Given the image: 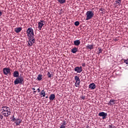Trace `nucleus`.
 Returning a JSON list of instances; mask_svg holds the SVG:
<instances>
[{
    "label": "nucleus",
    "instance_id": "7c9ffc66",
    "mask_svg": "<svg viewBox=\"0 0 128 128\" xmlns=\"http://www.w3.org/2000/svg\"><path fill=\"white\" fill-rule=\"evenodd\" d=\"M124 62L126 64H128V59L124 60Z\"/></svg>",
    "mask_w": 128,
    "mask_h": 128
},
{
    "label": "nucleus",
    "instance_id": "bb28decb",
    "mask_svg": "<svg viewBox=\"0 0 128 128\" xmlns=\"http://www.w3.org/2000/svg\"><path fill=\"white\" fill-rule=\"evenodd\" d=\"M98 54H102V48H98Z\"/></svg>",
    "mask_w": 128,
    "mask_h": 128
},
{
    "label": "nucleus",
    "instance_id": "f704fd0d",
    "mask_svg": "<svg viewBox=\"0 0 128 128\" xmlns=\"http://www.w3.org/2000/svg\"><path fill=\"white\" fill-rule=\"evenodd\" d=\"M2 16V12L0 11V16Z\"/></svg>",
    "mask_w": 128,
    "mask_h": 128
},
{
    "label": "nucleus",
    "instance_id": "c9c22d12",
    "mask_svg": "<svg viewBox=\"0 0 128 128\" xmlns=\"http://www.w3.org/2000/svg\"><path fill=\"white\" fill-rule=\"evenodd\" d=\"M82 66H86V64L85 63H83L82 64Z\"/></svg>",
    "mask_w": 128,
    "mask_h": 128
},
{
    "label": "nucleus",
    "instance_id": "6e6552de",
    "mask_svg": "<svg viewBox=\"0 0 128 128\" xmlns=\"http://www.w3.org/2000/svg\"><path fill=\"white\" fill-rule=\"evenodd\" d=\"M74 72H78V74H80V72H82V66H80V67H76L74 68Z\"/></svg>",
    "mask_w": 128,
    "mask_h": 128
},
{
    "label": "nucleus",
    "instance_id": "a878e982",
    "mask_svg": "<svg viewBox=\"0 0 128 128\" xmlns=\"http://www.w3.org/2000/svg\"><path fill=\"white\" fill-rule=\"evenodd\" d=\"M58 2L60 4H62L66 3V0H58Z\"/></svg>",
    "mask_w": 128,
    "mask_h": 128
},
{
    "label": "nucleus",
    "instance_id": "5701e85b",
    "mask_svg": "<svg viewBox=\"0 0 128 128\" xmlns=\"http://www.w3.org/2000/svg\"><path fill=\"white\" fill-rule=\"evenodd\" d=\"M37 80H42V74L38 75V76L37 77Z\"/></svg>",
    "mask_w": 128,
    "mask_h": 128
},
{
    "label": "nucleus",
    "instance_id": "f257e3e1",
    "mask_svg": "<svg viewBox=\"0 0 128 128\" xmlns=\"http://www.w3.org/2000/svg\"><path fill=\"white\" fill-rule=\"evenodd\" d=\"M2 116H4L5 118H8V116H10V114H12V111L10 110V108L6 106H2Z\"/></svg>",
    "mask_w": 128,
    "mask_h": 128
},
{
    "label": "nucleus",
    "instance_id": "f3484780",
    "mask_svg": "<svg viewBox=\"0 0 128 128\" xmlns=\"http://www.w3.org/2000/svg\"><path fill=\"white\" fill-rule=\"evenodd\" d=\"M74 44L76 46H80V40H74Z\"/></svg>",
    "mask_w": 128,
    "mask_h": 128
},
{
    "label": "nucleus",
    "instance_id": "c85d7f7f",
    "mask_svg": "<svg viewBox=\"0 0 128 128\" xmlns=\"http://www.w3.org/2000/svg\"><path fill=\"white\" fill-rule=\"evenodd\" d=\"M67 124L66 122L64 120L62 126H66Z\"/></svg>",
    "mask_w": 128,
    "mask_h": 128
},
{
    "label": "nucleus",
    "instance_id": "4c0bfd02",
    "mask_svg": "<svg viewBox=\"0 0 128 128\" xmlns=\"http://www.w3.org/2000/svg\"><path fill=\"white\" fill-rule=\"evenodd\" d=\"M32 90H36V88H32Z\"/></svg>",
    "mask_w": 128,
    "mask_h": 128
},
{
    "label": "nucleus",
    "instance_id": "e433bc0d",
    "mask_svg": "<svg viewBox=\"0 0 128 128\" xmlns=\"http://www.w3.org/2000/svg\"><path fill=\"white\" fill-rule=\"evenodd\" d=\"M37 90H38V92H40V88H38Z\"/></svg>",
    "mask_w": 128,
    "mask_h": 128
},
{
    "label": "nucleus",
    "instance_id": "aec40b11",
    "mask_svg": "<svg viewBox=\"0 0 128 128\" xmlns=\"http://www.w3.org/2000/svg\"><path fill=\"white\" fill-rule=\"evenodd\" d=\"M71 52L72 54H76V52H78V48L75 47L72 48Z\"/></svg>",
    "mask_w": 128,
    "mask_h": 128
},
{
    "label": "nucleus",
    "instance_id": "2f4dec72",
    "mask_svg": "<svg viewBox=\"0 0 128 128\" xmlns=\"http://www.w3.org/2000/svg\"><path fill=\"white\" fill-rule=\"evenodd\" d=\"M16 118H14V116H12V122H14V120H16Z\"/></svg>",
    "mask_w": 128,
    "mask_h": 128
},
{
    "label": "nucleus",
    "instance_id": "f03ea898",
    "mask_svg": "<svg viewBox=\"0 0 128 128\" xmlns=\"http://www.w3.org/2000/svg\"><path fill=\"white\" fill-rule=\"evenodd\" d=\"M26 32L28 38H34V29H32V28H28Z\"/></svg>",
    "mask_w": 128,
    "mask_h": 128
},
{
    "label": "nucleus",
    "instance_id": "cd10ccee",
    "mask_svg": "<svg viewBox=\"0 0 128 128\" xmlns=\"http://www.w3.org/2000/svg\"><path fill=\"white\" fill-rule=\"evenodd\" d=\"M74 25L76 26H80V22L78 21H76L75 22H74Z\"/></svg>",
    "mask_w": 128,
    "mask_h": 128
},
{
    "label": "nucleus",
    "instance_id": "4468645a",
    "mask_svg": "<svg viewBox=\"0 0 128 128\" xmlns=\"http://www.w3.org/2000/svg\"><path fill=\"white\" fill-rule=\"evenodd\" d=\"M89 88H90V90H94V88H96V84H94V83L90 84Z\"/></svg>",
    "mask_w": 128,
    "mask_h": 128
},
{
    "label": "nucleus",
    "instance_id": "72a5a7b5",
    "mask_svg": "<svg viewBox=\"0 0 128 128\" xmlns=\"http://www.w3.org/2000/svg\"><path fill=\"white\" fill-rule=\"evenodd\" d=\"M60 128H66V126L64 125H61V126H60Z\"/></svg>",
    "mask_w": 128,
    "mask_h": 128
},
{
    "label": "nucleus",
    "instance_id": "2eb2a0df",
    "mask_svg": "<svg viewBox=\"0 0 128 128\" xmlns=\"http://www.w3.org/2000/svg\"><path fill=\"white\" fill-rule=\"evenodd\" d=\"M116 104V100H110L108 103V106H114Z\"/></svg>",
    "mask_w": 128,
    "mask_h": 128
},
{
    "label": "nucleus",
    "instance_id": "79ce46f5",
    "mask_svg": "<svg viewBox=\"0 0 128 128\" xmlns=\"http://www.w3.org/2000/svg\"><path fill=\"white\" fill-rule=\"evenodd\" d=\"M110 126V128H112V126Z\"/></svg>",
    "mask_w": 128,
    "mask_h": 128
},
{
    "label": "nucleus",
    "instance_id": "f8f14e48",
    "mask_svg": "<svg viewBox=\"0 0 128 128\" xmlns=\"http://www.w3.org/2000/svg\"><path fill=\"white\" fill-rule=\"evenodd\" d=\"M13 76L14 78H18L20 76V72L18 71H14L13 73Z\"/></svg>",
    "mask_w": 128,
    "mask_h": 128
},
{
    "label": "nucleus",
    "instance_id": "4be33fe9",
    "mask_svg": "<svg viewBox=\"0 0 128 128\" xmlns=\"http://www.w3.org/2000/svg\"><path fill=\"white\" fill-rule=\"evenodd\" d=\"M80 81H76L75 83V86H76V88H78V86H80Z\"/></svg>",
    "mask_w": 128,
    "mask_h": 128
},
{
    "label": "nucleus",
    "instance_id": "a19ab883",
    "mask_svg": "<svg viewBox=\"0 0 128 128\" xmlns=\"http://www.w3.org/2000/svg\"><path fill=\"white\" fill-rule=\"evenodd\" d=\"M48 98V96H46V98Z\"/></svg>",
    "mask_w": 128,
    "mask_h": 128
},
{
    "label": "nucleus",
    "instance_id": "1a4fd4ad",
    "mask_svg": "<svg viewBox=\"0 0 128 128\" xmlns=\"http://www.w3.org/2000/svg\"><path fill=\"white\" fill-rule=\"evenodd\" d=\"M99 116H102L103 120H104L108 116V114L105 113L104 112H100L98 114Z\"/></svg>",
    "mask_w": 128,
    "mask_h": 128
},
{
    "label": "nucleus",
    "instance_id": "58836bf2",
    "mask_svg": "<svg viewBox=\"0 0 128 128\" xmlns=\"http://www.w3.org/2000/svg\"><path fill=\"white\" fill-rule=\"evenodd\" d=\"M1 29L0 28V32H1Z\"/></svg>",
    "mask_w": 128,
    "mask_h": 128
},
{
    "label": "nucleus",
    "instance_id": "9b49d317",
    "mask_svg": "<svg viewBox=\"0 0 128 128\" xmlns=\"http://www.w3.org/2000/svg\"><path fill=\"white\" fill-rule=\"evenodd\" d=\"M13 122H14V123L16 124V126H20V124L22 123V120L20 119V118H16Z\"/></svg>",
    "mask_w": 128,
    "mask_h": 128
},
{
    "label": "nucleus",
    "instance_id": "6ab92c4d",
    "mask_svg": "<svg viewBox=\"0 0 128 128\" xmlns=\"http://www.w3.org/2000/svg\"><path fill=\"white\" fill-rule=\"evenodd\" d=\"M47 76L48 78H52L54 75L52 74V72H48Z\"/></svg>",
    "mask_w": 128,
    "mask_h": 128
},
{
    "label": "nucleus",
    "instance_id": "b1692460",
    "mask_svg": "<svg viewBox=\"0 0 128 128\" xmlns=\"http://www.w3.org/2000/svg\"><path fill=\"white\" fill-rule=\"evenodd\" d=\"M99 10H100V14H104V8H100Z\"/></svg>",
    "mask_w": 128,
    "mask_h": 128
},
{
    "label": "nucleus",
    "instance_id": "ea45409f",
    "mask_svg": "<svg viewBox=\"0 0 128 128\" xmlns=\"http://www.w3.org/2000/svg\"><path fill=\"white\" fill-rule=\"evenodd\" d=\"M34 92H36V91H34Z\"/></svg>",
    "mask_w": 128,
    "mask_h": 128
},
{
    "label": "nucleus",
    "instance_id": "393cba45",
    "mask_svg": "<svg viewBox=\"0 0 128 128\" xmlns=\"http://www.w3.org/2000/svg\"><path fill=\"white\" fill-rule=\"evenodd\" d=\"M74 80L76 82H80V77H78V76H75Z\"/></svg>",
    "mask_w": 128,
    "mask_h": 128
},
{
    "label": "nucleus",
    "instance_id": "412c9836",
    "mask_svg": "<svg viewBox=\"0 0 128 128\" xmlns=\"http://www.w3.org/2000/svg\"><path fill=\"white\" fill-rule=\"evenodd\" d=\"M22 30V28H18L15 30V32H17V34H18V32H20Z\"/></svg>",
    "mask_w": 128,
    "mask_h": 128
},
{
    "label": "nucleus",
    "instance_id": "a211bd4d",
    "mask_svg": "<svg viewBox=\"0 0 128 128\" xmlns=\"http://www.w3.org/2000/svg\"><path fill=\"white\" fill-rule=\"evenodd\" d=\"M56 98V95L54 94H51L49 98L50 100H54Z\"/></svg>",
    "mask_w": 128,
    "mask_h": 128
},
{
    "label": "nucleus",
    "instance_id": "7ed1b4c3",
    "mask_svg": "<svg viewBox=\"0 0 128 128\" xmlns=\"http://www.w3.org/2000/svg\"><path fill=\"white\" fill-rule=\"evenodd\" d=\"M86 20H90L94 18V11L88 10L86 12Z\"/></svg>",
    "mask_w": 128,
    "mask_h": 128
},
{
    "label": "nucleus",
    "instance_id": "20e7f679",
    "mask_svg": "<svg viewBox=\"0 0 128 128\" xmlns=\"http://www.w3.org/2000/svg\"><path fill=\"white\" fill-rule=\"evenodd\" d=\"M24 82V78L20 76L17 78L14 81V84H22Z\"/></svg>",
    "mask_w": 128,
    "mask_h": 128
},
{
    "label": "nucleus",
    "instance_id": "39448f33",
    "mask_svg": "<svg viewBox=\"0 0 128 128\" xmlns=\"http://www.w3.org/2000/svg\"><path fill=\"white\" fill-rule=\"evenodd\" d=\"M3 72L5 76H8V74H10V69L8 68H3Z\"/></svg>",
    "mask_w": 128,
    "mask_h": 128
},
{
    "label": "nucleus",
    "instance_id": "9d476101",
    "mask_svg": "<svg viewBox=\"0 0 128 128\" xmlns=\"http://www.w3.org/2000/svg\"><path fill=\"white\" fill-rule=\"evenodd\" d=\"M44 21L43 20H40V22H38V28L39 30H42V26H44Z\"/></svg>",
    "mask_w": 128,
    "mask_h": 128
},
{
    "label": "nucleus",
    "instance_id": "0eeeda50",
    "mask_svg": "<svg viewBox=\"0 0 128 128\" xmlns=\"http://www.w3.org/2000/svg\"><path fill=\"white\" fill-rule=\"evenodd\" d=\"M121 4H122V0H116L114 4V6L115 8H120V6Z\"/></svg>",
    "mask_w": 128,
    "mask_h": 128
},
{
    "label": "nucleus",
    "instance_id": "423d86ee",
    "mask_svg": "<svg viewBox=\"0 0 128 128\" xmlns=\"http://www.w3.org/2000/svg\"><path fill=\"white\" fill-rule=\"evenodd\" d=\"M28 46H32L36 42V40L34 39V37H33L32 38H28Z\"/></svg>",
    "mask_w": 128,
    "mask_h": 128
},
{
    "label": "nucleus",
    "instance_id": "c756f323",
    "mask_svg": "<svg viewBox=\"0 0 128 128\" xmlns=\"http://www.w3.org/2000/svg\"><path fill=\"white\" fill-rule=\"evenodd\" d=\"M80 98L82 100H84L86 99V96H81Z\"/></svg>",
    "mask_w": 128,
    "mask_h": 128
},
{
    "label": "nucleus",
    "instance_id": "dca6fc26",
    "mask_svg": "<svg viewBox=\"0 0 128 128\" xmlns=\"http://www.w3.org/2000/svg\"><path fill=\"white\" fill-rule=\"evenodd\" d=\"M40 96L41 98H44L46 96V91H44V90H43L41 91V92L40 93Z\"/></svg>",
    "mask_w": 128,
    "mask_h": 128
},
{
    "label": "nucleus",
    "instance_id": "ddd939ff",
    "mask_svg": "<svg viewBox=\"0 0 128 128\" xmlns=\"http://www.w3.org/2000/svg\"><path fill=\"white\" fill-rule=\"evenodd\" d=\"M86 48L87 50H94V44H92L91 45L88 44L86 46Z\"/></svg>",
    "mask_w": 128,
    "mask_h": 128
},
{
    "label": "nucleus",
    "instance_id": "473e14b6",
    "mask_svg": "<svg viewBox=\"0 0 128 128\" xmlns=\"http://www.w3.org/2000/svg\"><path fill=\"white\" fill-rule=\"evenodd\" d=\"M0 118L1 120H2L4 118V116L2 114H0Z\"/></svg>",
    "mask_w": 128,
    "mask_h": 128
}]
</instances>
